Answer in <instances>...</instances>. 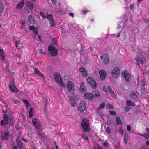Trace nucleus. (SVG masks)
Returning a JSON list of instances; mask_svg holds the SVG:
<instances>
[{"label": "nucleus", "instance_id": "f257e3e1", "mask_svg": "<svg viewBox=\"0 0 149 149\" xmlns=\"http://www.w3.org/2000/svg\"><path fill=\"white\" fill-rule=\"evenodd\" d=\"M135 61L136 64L139 65L140 64L143 65L146 61V59L144 56L141 53L138 54L136 57Z\"/></svg>", "mask_w": 149, "mask_h": 149}, {"label": "nucleus", "instance_id": "f03ea898", "mask_svg": "<svg viewBox=\"0 0 149 149\" xmlns=\"http://www.w3.org/2000/svg\"><path fill=\"white\" fill-rule=\"evenodd\" d=\"M54 78L56 81L62 87H65V84L63 82L60 74L56 72L54 73Z\"/></svg>", "mask_w": 149, "mask_h": 149}, {"label": "nucleus", "instance_id": "7ed1b4c3", "mask_svg": "<svg viewBox=\"0 0 149 149\" xmlns=\"http://www.w3.org/2000/svg\"><path fill=\"white\" fill-rule=\"evenodd\" d=\"M81 125L84 132H88L90 130L89 123L87 119L84 118L83 120Z\"/></svg>", "mask_w": 149, "mask_h": 149}, {"label": "nucleus", "instance_id": "20e7f679", "mask_svg": "<svg viewBox=\"0 0 149 149\" xmlns=\"http://www.w3.org/2000/svg\"><path fill=\"white\" fill-rule=\"evenodd\" d=\"M120 70L118 67H115L111 72V75L114 78H118L120 75Z\"/></svg>", "mask_w": 149, "mask_h": 149}, {"label": "nucleus", "instance_id": "39448f33", "mask_svg": "<svg viewBox=\"0 0 149 149\" xmlns=\"http://www.w3.org/2000/svg\"><path fill=\"white\" fill-rule=\"evenodd\" d=\"M32 122L35 128L38 131L41 130L42 125L41 123L38 119L36 118H33L32 120Z\"/></svg>", "mask_w": 149, "mask_h": 149}, {"label": "nucleus", "instance_id": "423d86ee", "mask_svg": "<svg viewBox=\"0 0 149 149\" xmlns=\"http://www.w3.org/2000/svg\"><path fill=\"white\" fill-rule=\"evenodd\" d=\"M50 54L53 56H56L58 53V50L53 45H50L48 48Z\"/></svg>", "mask_w": 149, "mask_h": 149}, {"label": "nucleus", "instance_id": "0eeeda50", "mask_svg": "<svg viewBox=\"0 0 149 149\" xmlns=\"http://www.w3.org/2000/svg\"><path fill=\"white\" fill-rule=\"evenodd\" d=\"M67 88L70 93L73 95L74 93V88L73 83L70 81H68L67 83Z\"/></svg>", "mask_w": 149, "mask_h": 149}, {"label": "nucleus", "instance_id": "6e6552de", "mask_svg": "<svg viewBox=\"0 0 149 149\" xmlns=\"http://www.w3.org/2000/svg\"><path fill=\"white\" fill-rule=\"evenodd\" d=\"M86 104L85 102L81 101L78 107L77 110L80 112H83L85 110Z\"/></svg>", "mask_w": 149, "mask_h": 149}, {"label": "nucleus", "instance_id": "1a4fd4ad", "mask_svg": "<svg viewBox=\"0 0 149 149\" xmlns=\"http://www.w3.org/2000/svg\"><path fill=\"white\" fill-rule=\"evenodd\" d=\"M87 80L93 88L95 89L96 88L97 86L96 82L91 77H88L87 79Z\"/></svg>", "mask_w": 149, "mask_h": 149}, {"label": "nucleus", "instance_id": "9d476101", "mask_svg": "<svg viewBox=\"0 0 149 149\" xmlns=\"http://www.w3.org/2000/svg\"><path fill=\"white\" fill-rule=\"evenodd\" d=\"M122 74L126 81H128L130 80L131 79L130 76L127 71H123L122 72Z\"/></svg>", "mask_w": 149, "mask_h": 149}, {"label": "nucleus", "instance_id": "9b49d317", "mask_svg": "<svg viewBox=\"0 0 149 149\" xmlns=\"http://www.w3.org/2000/svg\"><path fill=\"white\" fill-rule=\"evenodd\" d=\"M13 41L15 43L17 49H19L23 47L22 45L18 38L14 39Z\"/></svg>", "mask_w": 149, "mask_h": 149}, {"label": "nucleus", "instance_id": "f8f14e48", "mask_svg": "<svg viewBox=\"0 0 149 149\" xmlns=\"http://www.w3.org/2000/svg\"><path fill=\"white\" fill-rule=\"evenodd\" d=\"M9 137V133L7 130H5L3 131L1 135V138L2 139L6 140Z\"/></svg>", "mask_w": 149, "mask_h": 149}, {"label": "nucleus", "instance_id": "ddd939ff", "mask_svg": "<svg viewBox=\"0 0 149 149\" xmlns=\"http://www.w3.org/2000/svg\"><path fill=\"white\" fill-rule=\"evenodd\" d=\"M101 60L103 61L104 64H107L109 62L108 55L104 54L101 57Z\"/></svg>", "mask_w": 149, "mask_h": 149}, {"label": "nucleus", "instance_id": "4468645a", "mask_svg": "<svg viewBox=\"0 0 149 149\" xmlns=\"http://www.w3.org/2000/svg\"><path fill=\"white\" fill-rule=\"evenodd\" d=\"M4 122L3 120H2L1 122V125L3 126L4 125H6L8 123V120L10 118H8L7 114H4L3 116Z\"/></svg>", "mask_w": 149, "mask_h": 149}, {"label": "nucleus", "instance_id": "2eb2a0df", "mask_svg": "<svg viewBox=\"0 0 149 149\" xmlns=\"http://www.w3.org/2000/svg\"><path fill=\"white\" fill-rule=\"evenodd\" d=\"M24 0H20L19 2H18L17 5L16 7V9L18 10L21 9L24 6Z\"/></svg>", "mask_w": 149, "mask_h": 149}, {"label": "nucleus", "instance_id": "dca6fc26", "mask_svg": "<svg viewBox=\"0 0 149 149\" xmlns=\"http://www.w3.org/2000/svg\"><path fill=\"white\" fill-rule=\"evenodd\" d=\"M79 70L81 74L83 77H86L87 76V72L85 68L81 67L79 68Z\"/></svg>", "mask_w": 149, "mask_h": 149}, {"label": "nucleus", "instance_id": "f3484780", "mask_svg": "<svg viewBox=\"0 0 149 149\" xmlns=\"http://www.w3.org/2000/svg\"><path fill=\"white\" fill-rule=\"evenodd\" d=\"M99 74H100V78L102 80H103L105 79L106 75V72L103 70H101L99 72Z\"/></svg>", "mask_w": 149, "mask_h": 149}, {"label": "nucleus", "instance_id": "a211bd4d", "mask_svg": "<svg viewBox=\"0 0 149 149\" xmlns=\"http://www.w3.org/2000/svg\"><path fill=\"white\" fill-rule=\"evenodd\" d=\"M10 85L9 86V88L12 92H16L17 91V90L15 86L13 85V82H11L10 84Z\"/></svg>", "mask_w": 149, "mask_h": 149}, {"label": "nucleus", "instance_id": "6ab92c4d", "mask_svg": "<svg viewBox=\"0 0 149 149\" xmlns=\"http://www.w3.org/2000/svg\"><path fill=\"white\" fill-rule=\"evenodd\" d=\"M108 91L110 93V95L111 97L113 98H116V95L114 91L112 90V89L111 87L108 86L107 87Z\"/></svg>", "mask_w": 149, "mask_h": 149}, {"label": "nucleus", "instance_id": "aec40b11", "mask_svg": "<svg viewBox=\"0 0 149 149\" xmlns=\"http://www.w3.org/2000/svg\"><path fill=\"white\" fill-rule=\"evenodd\" d=\"M69 101L71 107H74L75 106L76 102L74 99L72 97H70L69 98Z\"/></svg>", "mask_w": 149, "mask_h": 149}, {"label": "nucleus", "instance_id": "412c9836", "mask_svg": "<svg viewBox=\"0 0 149 149\" xmlns=\"http://www.w3.org/2000/svg\"><path fill=\"white\" fill-rule=\"evenodd\" d=\"M34 73L39 76L40 77L42 78H44V77L43 74L40 72V71L37 68H35L34 70Z\"/></svg>", "mask_w": 149, "mask_h": 149}, {"label": "nucleus", "instance_id": "4be33fe9", "mask_svg": "<svg viewBox=\"0 0 149 149\" xmlns=\"http://www.w3.org/2000/svg\"><path fill=\"white\" fill-rule=\"evenodd\" d=\"M127 24V22L126 20H125L124 19H123V21L120 22L119 25V26H118V28L120 27L123 28L125 26H126Z\"/></svg>", "mask_w": 149, "mask_h": 149}, {"label": "nucleus", "instance_id": "5701e85b", "mask_svg": "<svg viewBox=\"0 0 149 149\" xmlns=\"http://www.w3.org/2000/svg\"><path fill=\"white\" fill-rule=\"evenodd\" d=\"M5 54L4 50L1 49H0V57L3 61L5 60Z\"/></svg>", "mask_w": 149, "mask_h": 149}, {"label": "nucleus", "instance_id": "b1692460", "mask_svg": "<svg viewBox=\"0 0 149 149\" xmlns=\"http://www.w3.org/2000/svg\"><path fill=\"white\" fill-rule=\"evenodd\" d=\"M84 97L87 99L92 100L93 99V95L90 93H86L84 95Z\"/></svg>", "mask_w": 149, "mask_h": 149}, {"label": "nucleus", "instance_id": "393cba45", "mask_svg": "<svg viewBox=\"0 0 149 149\" xmlns=\"http://www.w3.org/2000/svg\"><path fill=\"white\" fill-rule=\"evenodd\" d=\"M79 90L82 93H84L86 91V89L85 88L84 84L83 82L81 83L80 84Z\"/></svg>", "mask_w": 149, "mask_h": 149}, {"label": "nucleus", "instance_id": "a878e982", "mask_svg": "<svg viewBox=\"0 0 149 149\" xmlns=\"http://www.w3.org/2000/svg\"><path fill=\"white\" fill-rule=\"evenodd\" d=\"M28 20L30 24H34L35 23V21L34 20L33 17L31 15L29 16Z\"/></svg>", "mask_w": 149, "mask_h": 149}, {"label": "nucleus", "instance_id": "bb28decb", "mask_svg": "<svg viewBox=\"0 0 149 149\" xmlns=\"http://www.w3.org/2000/svg\"><path fill=\"white\" fill-rule=\"evenodd\" d=\"M126 105L127 106H134L135 105L134 103L129 100H128L126 102Z\"/></svg>", "mask_w": 149, "mask_h": 149}, {"label": "nucleus", "instance_id": "cd10ccee", "mask_svg": "<svg viewBox=\"0 0 149 149\" xmlns=\"http://www.w3.org/2000/svg\"><path fill=\"white\" fill-rule=\"evenodd\" d=\"M129 136V135L127 133H125L124 135V141L125 144H127V143Z\"/></svg>", "mask_w": 149, "mask_h": 149}, {"label": "nucleus", "instance_id": "c85d7f7f", "mask_svg": "<svg viewBox=\"0 0 149 149\" xmlns=\"http://www.w3.org/2000/svg\"><path fill=\"white\" fill-rule=\"evenodd\" d=\"M130 97L131 98L134 100H135L137 98V96L135 93L132 92L130 94Z\"/></svg>", "mask_w": 149, "mask_h": 149}, {"label": "nucleus", "instance_id": "c756f323", "mask_svg": "<svg viewBox=\"0 0 149 149\" xmlns=\"http://www.w3.org/2000/svg\"><path fill=\"white\" fill-rule=\"evenodd\" d=\"M93 97H98L100 95V94L99 92L97 90H95L93 92Z\"/></svg>", "mask_w": 149, "mask_h": 149}, {"label": "nucleus", "instance_id": "7c9ffc66", "mask_svg": "<svg viewBox=\"0 0 149 149\" xmlns=\"http://www.w3.org/2000/svg\"><path fill=\"white\" fill-rule=\"evenodd\" d=\"M146 129L147 132V133H145L144 135H141L143 136L146 139L149 137V129L148 128H146Z\"/></svg>", "mask_w": 149, "mask_h": 149}, {"label": "nucleus", "instance_id": "2f4dec72", "mask_svg": "<svg viewBox=\"0 0 149 149\" xmlns=\"http://www.w3.org/2000/svg\"><path fill=\"white\" fill-rule=\"evenodd\" d=\"M27 6L29 8L30 10H31L33 8V5L32 3L29 1H28L27 3Z\"/></svg>", "mask_w": 149, "mask_h": 149}, {"label": "nucleus", "instance_id": "473e14b6", "mask_svg": "<svg viewBox=\"0 0 149 149\" xmlns=\"http://www.w3.org/2000/svg\"><path fill=\"white\" fill-rule=\"evenodd\" d=\"M116 123L118 125H121L122 124V122L120 120L119 116H117L116 118Z\"/></svg>", "mask_w": 149, "mask_h": 149}, {"label": "nucleus", "instance_id": "72a5a7b5", "mask_svg": "<svg viewBox=\"0 0 149 149\" xmlns=\"http://www.w3.org/2000/svg\"><path fill=\"white\" fill-rule=\"evenodd\" d=\"M47 18L50 22L54 20L53 16L49 14L47 15Z\"/></svg>", "mask_w": 149, "mask_h": 149}, {"label": "nucleus", "instance_id": "f704fd0d", "mask_svg": "<svg viewBox=\"0 0 149 149\" xmlns=\"http://www.w3.org/2000/svg\"><path fill=\"white\" fill-rule=\"evenodd\" d=\"M37 134L38 136L40 137H45V134L40 132V131H38L37 132Z\"/></svg>", "mask_w": 149, "mask_h": 149}, {"label": "nucleus", "instance_id": "c9c22d12", "mask_svg": "<svg viewBox=\"0 0 149 149\" xmlns=\"http://www.w3.org/2000/svg\"><path fill=\"white\" fill-rule=\"evenodd\" d=\"M23 101L27 108H28L30 106L29 104V103L28 101L25 99H23Z\"/></svg>", "mask_w": 149, "mask_h": 149}, {"label": "nucleus", "instance_id": "e433bc0d", "mask_svg": "<svg viewBox=\"0 0 149 149\" xmlns=\"http://www.w3.org/2000/svg\"><path fill=\"white\" fill-rule=\"evenodd\" d=\"M0 8H1L0 10V13H1L3 11L4 9V6L3 4L1 3V1H0Z\"/></svg>", "mask_w": 149, "mask_h": 149}, {"label": "nucleus", "instance_id": "4c0bfd02", "mask_svg": "<svg viewBox=\"0 0 149 149\" xmlns=\"http://www.w3.org/2000/svg\"><path fill=\"white\" fill-rule=\"evenodd\" d=\"M33 115V109L31 108L30 109L29 112V118H31Z\"/></svg>", "mask_w": 149, "mask_h": 149}, {"label": "nucleus", "instance_id": "58836bf2", "mask_svg": "<svg viewBox=\"0 0 149 149\" xmlns=\"http://www.w3.org/2000/svg\"><path fill=\"white\" fill-rule=\"evenodd\" d=\"M8 107L6 106H4L2 108L3 113H5L7 112Z\"/></svg>", "mask_w": 149, "mask_h": 149}, {"label": "nucleus", "instance_id": "ea45409f", "mask_svg": "<svg viewBox=\"0 0 149 149\" xmlns=\"http://www.w3.org/2000/svg\"><path fill=\"white\" fill-rule=\"evenodd\" d=\"M119 132L122 135H123L124 134V130L122 127H121L119 129Z\"/></svg>", "mask_w": 149, "mask_h": 149}, {"label": "nucleus", "instance_id": "a19ab883", "mask_svg": "<svg viewBox=\"0 0 149 149\" xmlns=\"http://www.w3.org/2000/svg\"><path fill=\"white\" fill-rule=\"evenodd\" d=\"M16 141H17V145H18V146H19V142H20L21 143V145H20V146H21L22 145H23L21 141H20L19 138H17V139Z\"/></svg>", "mask_w": 149, "mask_h": 149}, {"label": "nucleus", "instance_id": "79ce46f5", "mask_svg": "<svg viewBox=\"0 0 149 149\" xmlns=\"http://www.w3.org/2000/svg\"><path fill=\"white\" fill-rule=\"evenodd\" d=\"M104 145L107 147L108 148L109 147V144L107 141H105L104 143Z\"/></svg>", "mask_w": 149, "mask_h": 149}, {"label": "nucleus", "instance_id": "37998d69", "mask_svg": "<svg viewBox=\"0 0 149 149\" xmlns=\"http://www.w3.org/2000/svg\"><path fill=\"white\" fill-rule=\"evenodd\" d=\"M104 106V103H102L100 104V106L98 107L99 109H103Z\"/></svg>", "mask_w": 149, "mask_h": 149}, {"label": "nucleus", "instance_id": "c03bdc74", "mask_svg": "<svg viewBox=\"0 0 149 149\" xmlns=\"http://www.w3.org/2000/svg\"><path fill=\"white\" fill-rule=\"evenodd\" d=\"M131 109V107H129V108L126 107L123 109V110L125 112H126L129 111Z\"/></svg>", "mask_w": 149, "mask_h": 149}, {"label": "nucleus", "instance_id": "a18cd8bd", "mask_svg": "<svg viewBox=\"0 0 149 149\" xmlns=\"http://www.w3.org/2000/svg\"><path fill=\"white\" fill-rule=\"evenodd\" d=\"M40 15L42 17V18L43 19H46V16L42 12H41L40 13Z\"/></svg>", "mask_w": 149, "mask_h": 149}, {"label": "nucleus", "instance_id": "49530a36", "mask_svg": "<svg viewBox=\"0 0 149 149\" xmlns=\"http://www.w3.org/2000/svg\"><path fill=\"white\" fill-rule=\"evenodd\" d=\"M33 31L36 35L38 33V29L37 28L35 27L33 30Z\"/></svg>", "mask_w": 149, "mask_h": 149}, {"label": "nucleus", "instance_id": "de8ad7c7", "mask_svg": "<svg viewBox=\"0 0 149 149\" xmlns=\"http://www.w3.org/2000/svg\"><path fill=\"white\" fill-rule=\"evenodd\" d=\"M13 104H19L20 102H19V101L16 100H15V99H13Z\"/></svg>", "mask_w": 149, "mask_h": 149}, {"label": "nucleus", "instance_id": "09e8293b", "mask_svg": "<svg viewBox=\"0 0 149 149\" xmlns=\"http://www.w3.org/2000/svg\"><path fill=\"white\" fill-rule=\"evenodd\" d=\"M88 12H89V11L88 10H83L82 11L81 13L82 14H83L84 15H85L86 13H87Z\"/></svg>", "mask_w": 149, "mask_h": 149}, {"label": "nucleus", "instance_id": "8fccbe9b", "mask_svg": "<svg viewBox=\"0 0 149 149\" xmlns=\"http://www.w3.org/2000/svg\"><path fill=\"white\" fill-rule=\"evenodd\" d=\"M109 113L111 115H116V112L113 111H109Z\"/></svg>", "mask_w": 149, "mask_h": 149}, {"label": "nucleus", "instance_id": "3c124183", "mask_svg": "<svg viewBox=\"0 0 149 149\" xmlns=\"http://www.w3.org/2000/svg\"><path fill=\"white\" fill-rule=\"evenodd\" d=\"M50 22L51 23V25L52 27H54L55 26V25L54 20Z\"/></svg>", "mask_w": 149, "mask_h": 149}, {"label": "nucleus", "instance_id": "603ef678", "mask_svg": "<svg viewBox=\"0 0 149 149\" xmlns=\"http://www.w3.org/2000/svg\"><path fill=\"white\" fill-rule=\"evenodd\" d=\"M82 138L84 139H85V140H88L87 136H86L85 135H83L82 136Z\"/></svg>", "mask_w": 149, "mask_h": 149}, {"label": "nucleus", "instance_id": "864d4df0", "mask_svg": "<svg viewBox=\"0 0 149 149\" xmlns=\"http://www.w3.org/2000/svg\"><path fill=\"white\" fill-rule=\"evenodd\" d=\"M106 131L108 134H109L110 133V129L109 127H107V128L106 129Z\"/></svg>", "mask_w": 149, "mask_h": 149}, {"label": "nucleus", "instance_id": "5fc2aeb1", "mask_svg": "<svg viewBox=\"0 0 149 149\" xmlns=\"http://www.w3.org/2000/svg\"><path fill=\"white\" fill-rule=\"evenodd\" d=\"M35 28L33 26H30L29 27V29L31 30H33Z\"/></svg>", "mask_w": 149, "mask_h": 149}, {"label": "nucleus", "instance_id": "6e6d98bb", "mask_svg": "<svg viewBox=\"0 0 149 149\" xmlns=\"http://www.w3.org/2000/svg\"><path fill=\"white\" fill-rule=\"evenodd\" d=\"M108 108L111 109H113V107L112 105L109 104L108 105Z\"/></svg>", "mask_w": 149, "mask_h": 149}, {"label": "nucleus", "instance_id": "4d7b16f0", "mask_svg": "<svg viewBox=\"0 0 149 149\" xmlns=\"http://www.w3.org/2000/svg\"><path fill=\"white\" fill-rule=\"evenodd\" d=\"M103 90L104 91L106 92L107 91V88L105 86H103Z\"/></svg>", "mask_w": 149, "mask_h": 149}, {"label": "nucleus", "instance_id": "13d9d810", "mask_svg": "<svg viewBox=\"0 0 149 149\" xmlns=\"http://www.w3.org/2000/svg\"><path fill=\"white\" fill-rule=\"evenodd\" d=\"M127 130L129 131V132L130 131V129H131V127L130 126H127Z\"/></svg>", "mask_w": 149, "mask_h": 149}, {"label": "nucleus", "instance_id": "bf43d9fd", "mask_svg": "<svg viewBox=\"0 0 149 149\" xmlns=\"http://www.w3.org/2000/svg\"><path fill=\"white\" fill-rule=\"evenodd\" d=\"M22 26H23L25 24V21L24 20H22L21 22H20Z\"/></svg>", "mask_w": 149, "mask_h": 149}, {"label": "nucleus", "instance_id": "052dcab7", "mask_svg": "<svg viewBox=\"0 0 149 149\" xmlns=\"http://www.w3.org/2000/svg\"><path fill=\"white\" fill-rule=\"evenodd\" d=\"M97 149H102V147L99 144H97Z\"/></svg>", "mask_w": 149, "mask_h": 149}, {"label": "nucleus", "instance_id": "680f3d73", "mask_svg": "<svg viewBox=\"0 0 149 149\" xmlns=\"http://www.w3.org/2000/svg\"><path fill=\"white\" fill-rule=\"evenodd\" d=\"M69 15L70 16L72 17H74V14L72 13H69Z\"/></svg>", "mask_w": 149, "mask_h": 149}, {"label": "nucleus", "instance_id": "e2e57ef3", "mask_svg": "<svg viewBox=\"0 0 149 149\" xmlns=\"http://www.w3.org/2000/svg\"><path fill=\"white\" fill-rule=\"evenodd\" d=\"M130 9H132L133 8V6L132 4H131L129 6Z\"/></svg>", "mask_w": 149, "mask_h": 149}, {"label": "nucleus", "instance_id": "0e129e2a", "mask_svg": "<svg viewBox=\"0 0 149 149\" xmlns=\"http://www.w3.org/2000/svg\"><path fill=\"white\" fill-rule=\"evenodd\" d=\"M120 32H119L116 34V36L117 37H119L120 34Z\"/></svg>", "mask_w": 149, "mask_h": 149}, {"label": "nucleus", "instance_id": "69168bd1", "mask_svg": "<svg viewBox=\"0 0 149 149\" xmlns=\"http://www.w3.org/2000/svg\"><path fill=\"white\" fill-rule=\"evenodd\" d=\"M21 139L23 141H25L26 143L27 142V141L24 138H22Z\"/></svg>", "mask_w": 149, "mask_h": 149}, {"label": "nucleus", "instance_id": "338daca9", "mask_svg": "<svg viewBox=\"0 0 149 149\" xmlns=\"http://www.w3.org/2000/svg\"><path fill=\"white\" fill-rule=\"evenodd\" d=\"M52 2L54 4H55L56 2V0H51Z\"/></svg>", "mask_w": 149, "mask_h": 149}, {"label": "nucleus", "instance_id": "774afa93", "mask_svg": "<svg viewBox=\"0 0 149 149\" xmlns=\"http://www.w3.org/2000/svg\"><path fill=\"white\" fill-rule=\"evenodd\" d=\"M25 11L27 13H29V10H28V9L27 8H26L25 9Z\"/></svg>", "mask_w": 149, "mask_h": 149}]
</instances>
